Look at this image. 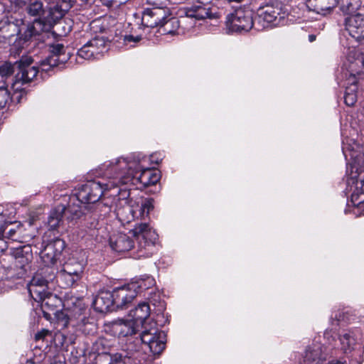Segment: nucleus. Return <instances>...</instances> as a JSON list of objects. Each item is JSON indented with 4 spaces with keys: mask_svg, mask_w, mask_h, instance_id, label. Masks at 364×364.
Instances as JSON below:
<instances>
[{
    "mask_svg": "<svg viewBox=\"0 0 364 364\" xmlns=\"http://www.w3.org/2000/svg\"><path fill=\"white\" fill-rule=\"evenodd\" d=\"M131 232L137 241L135 247L132 238L125 233L117 232L110 236V247L115 252H124L136 248L137 259L151 257L155 250L158 235L155 230L146 223H136Z\"/></svg>",
    "mask_w": 364,
    "mask_h": 364,
    "instance_id": "1",
    "label": "nucleus"
},
{
    "mask_svg": "<svg viewBox=\"0 0 364 364\" xmlns=\"http://www.w3.org/2000/svg\"><path fill=\"white\" fill-rule=\"evenodd\" d=\"M351 172L352 176L350 180L348 181V184H349L351 181L352 183L355 184L356 188L364 189V170L363 171L360 168L356 171V168H352Z\"/></svg>",
    "mask_w": 364,
    "mask_h": 364,
    "instance_id": "39",
    "label": "nucleus"
},
{
    "mask_svg": "<svg viewBox=\"0 0 364 364\" xmlns=\"http://www.w3.org/2000/svg\"><path fill=\"white\" fill-rule=\"evenodd\" d=\"M306 5L309 11L326 15L337 5V0H306Z\"/></svg>",
    "mask_w": 364,
    "mask_h": 364,
    "instance_id": "26",
    "label": "nucleus"
},
{
    "mask_svg": "<svg viewBox=\"0 0 364 364\" xmlns=\"http://www.w3.org/2000/svg\"><path fill=\"white\" fill-rule=\"evenodd\" d=\"M38 276H33L28 284V290L31 298L36 302H42L44 306H49L50 301L53 299H57L49 291L47 282L41 280Z\"/></svg>",
    "mask_w": 364,
    "mask_h": 364,
    "instance_id": "11",
    "label": "nucleus"
},
{
    "mask_svg": "<svg viewBox=\"0 0 364 364\" xmlns=\"http://www.w3.org/2000/svg\"><path fill=\"white\" fill-rule=\"evenodd\" d=\"M85 203H82L74 195L70 198L68 206H65L64 216L70 222L76 221L82 216L84 217L87 210L85 208Z\"/></svg>",
    "mask_w": 364,
    "mask_h": 364,
    "instance_id": "23",
    "label": "nucleus"
},
{
    "mask_svg": "<svg viewBox=\"0 0 364 364\" xmlns=\"http://www.w3.org/2000/svg\"><path fill=\"white\" fill-rule=\"evenodd\" d=\"M50 364H63V363H62L60 362L54 361V362L51 363Z\"/></svg>",
    "mask_w": 364,
    "mask_h": 364,
    "instance_id": "60",
    "label": "nucleus"
},
{
    "mask_svg": "<svg viewBox=\"0 0 364 364\" xmlns=\"http://www.w3.org/2000/svg\"><path fill=\"white\" fill-rule=\"evenodd\" d=\"M129 348L131 350H134L135 352H138L139 351V348L137 347H132V343H129Z\"/></svg>",
    "mask_w": 364,
    "mask_h": 364,
    "instance_id": "55",
    "label": "nucleus"
},
{
    "mask_svg": "<svg viewBox=\"0 0 364 364\" xmlns=\"http://www.w3.org/2000/svg\"><path fill=\"white\" fill-rule=\"evenodd\" d=\"M343 154L346 157V160L348 157H350V166L352 168H356V171H358L360 168H364V151L358 152L354 149L350 150L348 153L344 149H343Z\"/></svg>",
    "mask_w": 364,
    "mask_h": 364,
    "instance_id": "32",
    "label": "nucleus"
},
{
    "mask_svg": "<svg viewBox=\"0 0 364 364\" xmlns=\"http://www.w3.org/2000/svg\"><path fill=\"white\" fill-rule=\"evenodd\" d=\"M65 248V242L56 237L44 245L41 244L40 257L43 264H56Z\"/></svg>",
    "mask_w": 364,
    "mask_h": 364,
    "instance_id": "13",
    "label": "nucleus"
},
{
    "mask_svg": "<svg viewBox=\"0 0 364 364\" xmlns=\"http://www.w3.org/2000/svg\"><path fill=\"white\" fill-rule=\"evenodd\" d=\"M81 277L79 276L73 275V274H69L68 272H63L61 269L58 272L57 280L60 281L63 288L71 287L76 282H77Z\"/></svg>",
    "mask_w": 364,
    "mask_h": 364,
    "instance_id": "36",
    "label": "nucleus"
},
{
    "mask_svg": "<svg viewBox=\"0 0 364 364\" xmlns=\"http://www.w3.org/2000/svg\"><path fill=\"white\" fill-rule=\"evenodd\" d=\"M126 185L121 181L118 182L117 185L112 187L109 191H112L113 193L110 194V196L113 197V200L115 203H119V206L126 205L130 202L131 199H129L130 196L129 191L126 188H121L119 185ZM108 191V190H107Z\"/></svg>",
    "mask_w": 364,
    "mask_h": 364,
    "instance_id": "28",
    "label": "nucleus"
},
{
    "mask_svg": "<svg viewBox=\"0 0 364 364\" xmlns=\"http://www.w3.org/2000/svg\"><path fill=\"white\" fill-rule=\"evenodd\" d=\"M122 364H140V362L136 358L122 356Z\"/></svg>",
    "mask_w": 364,
    "mask_h": 364,
    "instance_id": "47",
    "label": "nucleus"
},
{
    "mask_svg": "<svg viewBox=\"0 0 364 364\" xmlns=\"http://www.w3.org/2000/svg\"><path fill=\"white\" fill-rule=\"evenodd\" d=\"M153 199L138 197L130 200L126 205H118L114 209L117 218L122 223H129L134 219H145L154 208Z\"/></svg>",
    "mask_w": 364,
    "mask_h": 364,
    "instance_id": "6",
    "label": "nucleus"
},
{
    "mask_svg": "<svg viewBox=\"0 0 364 364\" xmlns=\"http://www.w3.org/2000/svg\"><path fill=\"white\" fill-rule=\"evenodd\" d=\"M212 0H198V5H193L191 7L185 8L184 12L188 18H195L196 20H203L205 18H218L220 14L217 11L218 9L215 6H210L208 4Z\"/></svg>",
    "mask_w": 364,
    "mask_h": 364,
    "instance_id": "15",
    "label": "nucleus"
},
{
    "mask_svg": "<svg viewBox=\"0 0 364 364\" xmlns=\"http://www.w3.org/2000/svg\"><path fill=\"white\" fill-rule=\"evenodd\" d=\"M346 29L360 43H364V14H350L345 19Z\"/></svg>",
    "mask_w": 364,
    "mask_h": 364,
    "instance_id": "16",
    "label": "nucleus"
},
{
    "mask_svg": "<svg viewBox=\"0 0 364 364\" xmlns=\"http://www.w3.org/2000/svg\"><path fill=\"white\" fill-rule=\"evenodd\" d=\"M100 218L92 211L87 210L83 217L84 225L90 229H95L98 225Z\"/></svg>",
    "mask_w": 364,
    "mask_h": 364,
    "instance_id": "41",
    "label": "nucleus"
},
{
    "mask_svg": "<svg viewBox=\"0 0 364 364\" xmlns=\"http://www.w3.org/2000/svg\"><path fill=\"white\" fill-rule=\"evenodd\" d=\"M27 269L25 267H16V264L8 268L6 273L7 280L14 281L16 279H22L26 274Z\"/></svg>",
    "mask_w": 364,
    "mask_h": 364,
    "instance_id": "37",
    "label": "nucleus"
},
{
    "mask_svg": "<svg viewBox=\"0 0 364 364\" xmlns=\"http://www.w3.org/2000/svg\"><path fill=\"white\" fill-rule=\"evenodd\" d=\"M43 23L39 18H36L31 24L28 25L22 36L17 38L13 44V48L20 50L27 46L28 41L43 30Z\"/></svg>",
    "mask_w": 364,
    "mask_h": 364,
    "instance_id": "20",
    "label": "nucleus"
},
{
    "mask_svg": "<svg viewBox=\"0 0 364 364\" xmlns=\"http://www.w3.org/2000/svg\"><path fill=\"white\" fill-rule=\"evenodd\" d=\"M55 264H48L41 267L33 276H38L41 280H43L48 284L51 283L55 279H57L58 269L55 267Z\"/></svg>",
    "mask_w": 364,
    "mask_h": 364,
    "instance_id": "31",
    "label": "nucleus"
},
{
    "mask_svg": "<svg viewBox=\"0 0 364 364\" xmlns=\"http://www.w3.org/2000/svg\"><path fill=\"white\" fill-rule=\"evenodd\" d=\"M58 320L59 321L63 322V325L66 326L69 323V318L68 316L65 314L63 312H58L57 314Z\"/></svg>",
    "mask_w": 364,
    "mask_h": 364,
    "instance_id": "46",
    "label": "nucleus"
},
{
    "mask_svg": "<svg viewBox=\"0 0 364 364\" xmlns=\"http://www.w3.org/2000/svg\"><path fill=\"white\" fill-rule=\"evenodd\" d=\"M149 315V305L142 302L130 311L129 316L141 328H143L141 333V341L149 348L151 352L155 354L159 353L165 348L166 334L158 328L155 322L149 324L146 323Z\"/></svg>",
    "mask_w": 364,
    "mask_h": 364,
    "instance_id": "2",
    "label": "nucleus"
},
{
    "mask_svg": "<svg viewBox=\"0 0 364 364\" xmlns=\"http://www.w3.org/2000/svg\"><path fill=\"white\" fill-rule=\"evenodd\" d=\"M228 2H237V3H240L242 2L243 0H227Z\"/></svg>",
    "mask_w": 364,
    "mask_h": 364,
    "instance_id": "56",
    "label": "nucleus"
},
{
    "mask_svg": "<svg viewBox=\"0 0 364 364\" xmlns=\"http://www.w3.org/2000/svg\"><path fill=\"white\" fill-rule=\"evenodd\" d=\"M112 328L119 337H127L136 334L140 327L131 318L128 320H119L114 322Z\"/></svg>",
    "mask_w": 364,
    "mask_h": 364,
    "instance_id": "25",
    "label": "nucleus"
},
{
    "mask_svg": "<svg viewBox=\"0 0 364 364\" xmlns=\"http://www.w3.org/2000/svg\"><path fill=\"white\" fill-rule=\"evenodd\" d=\"M27 13L33 16H41L43 12V5L40 0H31L26 7Z\"/></svg>",
    "mask_w": 364,
    "mask_h": 364,
    "instance_id": "38",
    "label": "nucleus"
},
{
    "mask_svg": "<svg viewBox=\"0 0 364 364\" xmlns=\"http://www.w3.org/2000/svg\"><path fill=\"white\" fill-rule=\"evenodd\" d=\"M11 242H7L4 238L0 237V252H3L7 250H10Z\"/></svg>",
    "mask_w": 364,
    "mask_h": 364,
    "instance_id": "44",
    "label": "nucleus"
},
{
    "mask_svg": "<svg viewBox=\"0 0 364 364\" xmlns=\"http://www.w3.org/2000/svg\"><path fill=\"white\" fill-rule=\"evenodd\" d=\"M340 9L346 14L355 13L361 6L360 0H337Z\"/></svg>",
    "mask_w": 364,
    "mask_h": 364,
    "instance_id": "35",
    "label": "nucleus"
},
{
    "mask_svg": "<svg viewBox=\"0 0 364 364\" xmlns=\"http://www.w3.org/2000/svg\"><path fill=\"white\" fill-rule=\"evenodd\" d=\"M332 352L329 347L315 342L308 346L297 362V364H344L339 360H331Z\"/></svg>",
    "mask_w": 364,
    "mask_h": 364,
    "instance_id": "8",
    "label": "nucleus"
},
{
    "mask_svg": "<svg viewBox=\"0 0 364 364\" xmlns=\"http://www.w3.org/2000/svg\"><path fill=\"white\" fill-rule=\"evenodd\" d=\"M129 284L132 290L136 292V296L138 293H140L144 290L149 289L154 287L155 284V279L151 276L144 275Z\"/></svg>",
    "mask_w": 364,
    "mask_h": 364,
    "instance_id": "30",
    "label": "nucleus"
},
{
    "mask_svg": "<svg viewBox=\"0 0 364 364\" xmlns=\"http://www.w3.org/2000/svg\"><path fill=\"white\" fill-rule=\"evenodd\" d=\"M33 63V59L31 56L23 55L19 60L14 63L13 68H11V63H9V65H0V68H26L31 65Z\"/></svg>",
    "mask_w": 364,
    "mask_h": 364,
    "instance_id": "40",
    "label": "nucleus"
},
{
    "mask_svg": "<svg viewBox=\"0 0 364 364\" xmlns=\"http://www.w3.org/2000/svg\"><path fill=\"white\" fill-rule=\"evenodd\" d=\"M63 272L73 274V275L82 277L84 270V264L82 262L77 261L75 258H70L65 262L62 267Z\"/></svg>",
    "mask_w": 364,
    "mask_h": 364,
    "instance_id": "33",
    "label": "nucleus"
},
{
    "mask_svg": "<svg viewBox=\"0 0 364 364\" xmlns=\"http://www.w3.org/2000/svg\"><path fill=\"white\" fill-rule=\"evenodd\" d=\"M140 40H141V37L139 36H132V35H125L124 36V41L126 43H131V42L137 43Z\"/></svg>",
    "mask_w": 364,
    "mask_h": 364,
    "instance_id": "45",
    "label": "nucleus"
},
{
    "mask_svg": "<svg viewBox=\"0 0 364 364\" xmlns=\"http://www.w3.org/2000/svg\"><path fill=\"white\" fill-rule=\"evenodd\" d=\"M3 284H4L2 283V282L0 281V292H1V291H2L3 288H4Z\"/></svg>",
    "mask_w": 364,
    "mask_h": 364,
    "instance_id": "59",
    "label": "nucleus"
},
{
    "mask_svg": "<svg viewBox=\"0 0 364 364\" xmlns=\"http://www.w3.org/2000/svg\"><path fill=\"white\" fill-rule=\"evenodd\" d=\"M108 41L103 36H95L77 51V56L85 60L98 58L107 50Z\"/></svg>",
    "mask_w": 364,
    "mask_h": 364,
    "instance_id": "12",
    "label": "nucleus"
},
{
    "mask_svg": "<svg viewBox=\"0 0 364 364\" xmlns=\"http://www.w3.org/2000/svg\"><path fill=\"white\" fill-rule=\"evenodd\" d=\"M350 201L354 206L360 207L364 204V189L356 188L353 190Z\"/></svg>",
    "mask_w": 364,
    "mask_h": 364,
    "instance_id": "42",
    "label": "nucleus"
},
{
    "mask_svg": "<svg viewBox=\"0 0 364 364\" xmlns=\"http://www.w3.org/2000/svg\"><path fill=\"white\" fill-rule=\"evenodd\" d=\"M22 227L20 222L8 221L5 219V215L0 213V235L12 241L20 240L23 232Z\"/></svg>",
    "mask_w": 364,
    "mask_h": 364,
    "instance_id": "17",
    "label": "nucleus"
},
{
    "mask_svg": "<svg viewBox=\"0 0 364 364\" xmlns=\"http://www.w3.org/2000/svg\"><path fill=\"white\" fill-rule=\"evenodd\" d=\"M14 70H0V75L4 77V76H7V75H10L13 73V71Z\"/></svg>",
    "mask_w": 364,
    "mask_h": 364,
    "instance_id": "51",
    "label": "nucleus"
},
{
    "mask_svg": "<svg viewBox=\"0 0 364 364\" xmlns=\"http://www.w3.org/2000/svg\"><path fill=\"white\" fill-rule=\"evenodd\" d=\"M227 23L232 31H248L255 23L253 20V11L248 8H239L228 16Z\"/></svg>",
    "mask_w": 364,
    "mask_h": 364,
    "instance_id": "10",
    "label": "nucleus"
},
{
    "mask_svg": "<svg viewBox=\"0 0 364 364\" xmlns=\"http://www.w3.org/2000/svg\"><path fill=\"white\" fill-rule=\"evenodd\" d=\"M94 348L97 352V362L100 364H120L122 363L121 353L110 354L106 351L105 340L99 339L94 344Z\"/></svg>",
    "mask_w": 364,
    "mask_h": 364,
    "instance_id": "21",
    "label": "nucleus"
},
{
    "mask_svg": "<svg viewBox=\"0 0 364 364\" xmlns=\"http://www.w3.org/2000/svg\"><path fill=\"white\" fill-rule=\"evenodd\" d=\"M342 77L346 87L344 102L348 107L354 106L358 100V84L364 79V71L358 70H343Z\"/></svg>",
    "mask_w": 364,
    "mask_h": 364,
    "instance_id": "9",
    "label": "nucleus"
},
{
    "mask_svg": "<svg viewBox=\"0 0 364 364\" xmlns=\"http://www.w3.org/2000/svg\"><path fill=\"white\" fill-rule=\"evenodd\" d=\"M10 255L14 258V264L16 267H25L27 269L29 263L33 259L31 247L30 245H20L10 248Z\"/></svg>",
    "mask_w": 364,
    "mask_h": 364,
    "instance_id": "22",
    "label": "nucleus"
},
{
    "mask_svg": "<svg viewBox=\"0 0 364 364\" xmlns=\"http://www.w3.org/2000/svg\"><path fill=\"white\" fill-rule=\"evenodd\" d=\"M127 166L124 160H116L111 162L105 170V178L101 181H89L81 186L75 196L85 205H92L97 202L107 190L111 189L117 184L116 176L117 167L124 168Z\"/></svg>",
    "mask_w": 364,
    "mask_h": 364,
    "instance_id": "3",
    "label": "nucleus"
},
{
    "mask_svg": "<svg viewBox=\"0 0 364 364\" xmlns=\"http://www.w3.org/2000/svg\"><path fill=\"white\" fill-rule=\"evenodd\" d=\"M50 70H18L15 75L14 79L11 84V88L14 91L11 96L7 87H0V109H4L14 101L17 103L21 102V98L26 94L25 89L23 86L31 82L40 73L41 77H44V75H47Z\"/></svg>",
    "mask_w": 364,
    "mask_h": 364,
    "instance_id": "5",
    "label": "nucleus"
},
{
    "mask_svg": "<svg viewBox=\"0 0 364 364\" xmlns=\"http://www.w3.org/2000/svg\"><path fill=\"white\" fill-rule=\"evenodd\" d=\"M46 334H47V331H43L38 332L36 334L35 339L40 340L41 338H43Z\"/></svg>",
    "mask_w": 364,
    "mask_h": 364,
    "instance_id": "50",
    "label": "nucleus"
},
{
    "mask_svg": "<svg viewBox=\"0 0 364 364\" xmlns=\"http://www.w3.org/2000/svg\"><path fill=\"white\" fill-rule=\"evenodd\" d=\"M344 316L340 312H335L334 315L332 314L331 316V325H338V321L343 320Z\"/></svg>",
    "mask_w": 364,
    "mask_h": 364,
    "instance_id": "43",
    "label": "nucleus"
},
{
    "mask_svg": "<svg viewBox=\"0 0 364 364\" xmlns=\"http://www.w3.org/2000/svg\"><path fill=\"white\" fill-rule=\"evenodd\" d=\"M136 341H137V343H138V344H140V345L143 346L145 348H144V350H146V349L150 350V349H149V347H147L146 346H145V343H144L141 341V338H140L139 339H138V338H137V339H136ZM149 351H150L153 355H155V353H153V352H151V350H149ZM160 353H156V355H159Z\"/></svg>",
    "mask_w": 364,
    "mask_h": 364,
    "instance_id": "52",
    "label": "nucleus"
},
{
    "mask_svg": "<svg viewBox=\"0 0 364 364\" xmlns=\"http://www.w3.org/2000/svg\"><path fill=\"white\" fill-rule=\"evenodd\" d=\"M149 160L151 164H159L162 160V157L160 154H154L149 156Z\"/></svg>",
    "mask_w": 364,
    "mask_h": 364,
    "instance_id": "48",
    "label": "nucleus"
},
{
    "mask_svg": "<svg viewBox=\"0 0 364 364\" xmlns=\"http://www.w3.org/2000/svg\"><path fill=\"white\" fill-rule=\"evenodd\" d=\"M5 38H6L5 36H0V43H2Z\"/></svg>",
    "mask_w": 364,
    "mask_h": 364,
    "instance_id": "58",
    "label": "nucleus"
},
{
    "mask_svg": "<svg viewBox=\"0 0 364 364\" xmlns=\"http://www.w3.org/2000/svg\"><path fill=\"white\" fill-rule=\"evenodd\" d=\"M111 291H101L95 297L92 306L96 311L105 313L113 310V298Z\"/></svg>",
    "mask_w": 364,
    "mask_h": 364,
    "instance_id": "24",
    "label": "nucleus"
},
{
    "mask_svg": "<svg viewBox=\"0 0 364 364\" xmlns=\"http://www.w3.org/2000/svg\"><path fill=\"white\" fill-rule=\"evenodd\" d=\"M146 159L143 157L140 159L138 156L134 158V162L127 161L125 159H117V160H124L127 166L124 168L117 167L116 176L118 181L123 183L134 184L135 181L139 182L144 188L156 184L160 180V173L158 170L145 168L141 164Z\"/></svg>",
    "mask_w": 364,
    "mask_h": 364,
    "instance_id": "4",
    "label": "nucleus"
},
{
    "mask_svg": "<svg viewBox=\"0 0 364 364\" xmlns=\"http://www.w3.org/2000/svg\"><path fill=\"white\" fill-rule=\"evenodd\" d=\"M50 54L44 60H41L40 65H49L50 68L60 66L67 60V55L65 53V47L61 43L53 44L50 46Z\"/></svg>",
    "mask_w": 364,
    "mask_h": 364,
    "instance_id": "19",
    "label": "nucleus"
},
{
    "mask_svg": "<svg viewBox=\"0 0 364 364\" xmlns=\"http://www.w3.org/2000/svg\"><path fill=\"white\" fill-rule=\"evenodd\" d=\"M168 29H171V30H173V32L169 33L170 34H173V33H175V31H176V29L178 28H175V27H174V26H173V25H171V24H169V25H168Z\"/></svg>",
    "mask_w": 364,
    "mask_h": 364,
    "instance_id": "53",
    "label": "nucleus"
},
{
    "mask_svg": "<svg viewBox=\"0 0 364 364\" xmlns=\"http://www.w3.org/2000/svg\"><path fill=\"white\" fill-rule=\"evenodd\" d=\"M341 349L345 353L351 352L356 345V339L351 332L344 333L339 337Z\"/></svg>",
    "mask_w": 364,
    "mask_h": 364,
    "instance_id": "34",
    "label": "nucleus"
},
{
    "mask_svg": "<svg viewBox=\"0 0 364 364\" xmlns=\"http://www.w3.org/2000/svg\"><path fill=\"white\" fill-rule=\"evenodd\" d=\"M10 27H13L14 31L16 32H18V29L16 28V26L14 24L10 25Z\"/></svg>",
    "mask_w": 364,
    "mask_h": 364,
    "instance_id": "57",
    "label": "nucleus"
},
{
    "mask_svg": "<svg viewBox=\"0 0 364 364\" xmlns=\"http://www.w3.org/2000/svg\"><path fill=\"white\" fill-rule=\"evenodd\" d=\"M87 323L90 324L92 326H95L93 323H90L87 318H85V316H83L82 318H80V323H77V325L80 326V328H82L85 326Z\"/></svg>",
    "mask_w": 364,
    "mask_h": 364,
    "instance_id": "49",
    "label": "nucleus"
},
{
    "mask_svg": "<svg viewBox=\"0 0 364 364\" xmlns=\"http://www.w3.org/2000/svg\"><path fill=\"white\" fill-rule=\"evenodd\" d=\"M31 68L35 69V68H38V66L34 65V66H32V67H31Z\"/></svg>",
    "mask_w": 364,
    "mask_h": 364,
    "instance_id": "61",
    "label": "nucleus"
},
{
    "mask_svg": "<svg viewBox=\"0 0 364 364\" xmlns=\"http://www.w3.org/2000/svg\"><path fill=\"white\" fill-rule=\"evenodd\" d=\"M316 40V36L314 34H311L309 36V41L310 42H314Z\"/></svg>",
    "mask_w": 364,
    "mask_h": 364,
    "instance_id": "54",
    "label": "nucleus"
},
{
    "mask_svg": "<svg viewBox=\"0 0 364 364\" xmlns=\"http://www.w3.org/2000/svg\"><path fill=\"white\" fill-rule=\"evenodd\" d=\"M113 298V308L123 309L136 297V292L130 288L129 284L117 288L111 292Z\"/></svg>",
    "mask_w": 364,
    "mask_h": 364,
    "instance_id": "18",
    "label": "nucleus"
},
{
    "mask_svg": "<svg viewBox=\"0 0 364 364\" xmlns=\"http://www.w3.org/2000/svg\"><path fill=\"white\" fill-rule=\"evenodd\" d=\"M85 208L88 211H92L93 214H95L100 218H105L112 210V202H111L108 197H105L92 205H85Z\"/></svg>",
    "mask_w": 364,
    "mask_h": 364,
    "instance_id": "27",
    "label": "nucleus"
},
{
    "mask_svg": "<svg viewBox=\"0 0 364 364\" xmlns=\"http://www.w3.org/2000/svg\"><path fill=\"white\" fill-rule=\"evenodd\" d=\"M282 18H284V16L281 14L279 7L266 5L258 9L255 23H258L261 28H264L279 25Z\"/></svg>",
    "mask_w": 364,
    "mask_h": 364,
    "instance_id": "14",
    "label": "nucleus"
},
{
    "mask_svg": "<svg viewBox=\"0 0 364 364\" xmlns=\"http://www.w3.org/2000/svg\"><path fill=\"white\" fill-rule=\"evenodd\" d=\"M152 8L145 9L142 14L141 23L148 28L164 27V31L171 33L173 30L168 29L169 24L175 28L179 27V21L174 17H170L169 9L165 6H158L153 3Z\"/></svg>",
    "mask_w": 364,
    "mask_h": 364,
    "instance_id": "7",
    "label": "nucleus"
},
{
    "mask_svg": "<svg viewBox=\"0 0 364 364\" xmlns=\"http://www.w3.org/2000/svg\"><path fill=\"white\" fill-rule=\"evenodd\" d=\"M65 205H58L50 210L48 217V225L50 230H56L63 223L64 216Z\"/></svg>",
    "mask_w": 364,
    "mask_h": 364,
    "instance_id": "29",
    "label": "nucleus"
}]
</instances>
